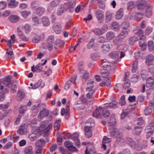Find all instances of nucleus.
Returning <instances> with one entry per match:
<instances>
[{
    "mask_svg": "<svg viewBox=\"0 0 154 154\" xmlns=\"http://www.w3.org/2000/svg\"><path fill=\"white\" fill-rule=\"evenodd\" d=\"M94 82L92 80H89L87 84L88 87L86 88V91L88 92L86 94V97L82 100L85 104H87L88 102H91L94 99V97H92L93 95L95 93V91L92 89L94 86Z\"/></svg>",
    "mask_w": 154,
    "mask_h": 154,
    "instance_id": "nucleus-1",
    "label": "nucleus"
},
{
    "mask_svg": "<svg viewBox=\"0 0 154 154\" xmlns=\"http://www.w3.org/2000/svg\"><path fill=\"white\" fill-rule=\"evenodd\" d=\"M110 133L112 137L116 138L117 140L119 142L120 140L122 137V134L118 129L114 128H111Z\"/></svg>",
    "mask_w": 154,
    "mask_h": 154,
    "instance_id": "nucleus-2",
    "label": "nucleus"
},
{
    "mask_svg": "<svg viewBox=\"0 0 154 154\" xmlns=\"http://www.w3.org/2000/svg\"><path fill=\"white\" fill-rule=\"evenodd\" d=\"M12 76H10V93H14L17 91V87L16 80H11Z\"/></svg>",
    "mask_w": 154,
    "mask_h": 154,
    "instance_id": "nucleus-3",
    "label": "nucleus"
},
{
    "mask_svg": "<svg viewBox=\"0 0 154 154\" xmlns=\"http://www.w3.org/2000/svg\"><path fill=\"white\" fill-rule=\"evenodd\" d=\"M1 82H3V85L4 86L6 87H9L10 85V76L8 75L5 77L3 80H0V90H2L3 88V85H1Z\"/></svg>",
    "mask_w": 154,
    "mask_h": 154,
    "instance_id": "nucleus-4",
    "label": "nucleus"
},
{
    "mask_svg": "<svg viewBox=\"0 0 154 154\" xmlns=\"http://www.w3.org/2000/svg\"><path fill=\"white\" fill-rule=\"evenodd\" d=\"M61 0H54L49 4L48 10V11H51L54 8L57 6L60 3Z\"/></svg>",
    "mask_w": 154,
    "mask_h": 154,
    "instance_id": "nucleus-5",
    "label": "nucleus"
},
{
    "mask_svg": "<svg viewBox=\"0 0 154 154\" xmlns=\"http://www.w3.org/2000/svg\"><path fill=\"white\" fill-rule=\"evenodd\" d=\"M117 49L118 51H117L120 54V58H122L124 57L125 55L124 52L126 50V48H125L124 46L123 45H120L117 47Z\"/></svg>",
    "mask_w": 154,
    "mask_h": 154,
    "instance_id": "nucleus-6",
    "label": "nucleus"
},
{
    "mask_svg": "<svg viewBox=\"0 0 154 154\" xmlns=\"http://www.w3.org/2000/svg\"><path fill=\"white\" fill-rule=\"evenodd\" d=\"M145 86L147 88H151L154 90V79L151 77H149L146 80Z\"/></svg>",
    "mask_w": 154,
    "mask_h": 154,
    "instance_id": "nucleus-7",
    "label": "nucleus"
},
{
    "mask_svg": "<svg viewBox=\"0 0 154 154\" xmlns=\"http://www.w3.org/2000/svg\"><path fill=\"white\" fill-rule=\"evenodd\" d=\"M64 145L69 151L74 152L76 149L75 146H73V143L69 141H66L64 143Z\"/></svg>",
    "mask_w": 154,
    "mask_h": 154,
    "instance_id": "nucleus-8",
    "label": "nucleus"
},
{
    "mask_svg": "<svg viewBox=\"0 0 154 154\" xmlns=\"http://www.w3.org/2000/svg\"><path fill=\"white\" fill-rule=\"evenodd\" d=\"M53 29L54 31L57 34H60L61 32V27L60 24L55 23L53 25Z\"/></svg>",
    "mask_w": 154,
    "mask_h": 154,
    "instance_id": "nucleus-9",
    "label": "nucleus"
},
{
    "mask_svg": "<svg viewBox=\"0 0 154 154\" xmlns=\"http://www.w3.org/2000/svg\"><path fill=\"white\" fill-rule=\"evenodd\" d=\"M111 141V138H107L106 136H104L102 142V148L105 150L106 149L107 144H109Z\"/></svg>",
    "mask_w": 154,
    "mask_h": 154,
    "instance_id": "nucleus-10",
    "label": "nucleus"
},
{
    "mask_svg": "<svg viewBox=\"0 0 154 154\" xmlns=\"http://www.w3.org/2000/svg\"><path fill=\"white\" fill-rule=\"evenodd\" d=\"M146 3L144 0H139L137 2V8L138 10H141L146 7Z\"/></svg>",
    "mask_w": 154,
    "mask_h": 154,
    "instance_id": "nucleus-11",
    "label": "nucleus"
},
{
    "mask_svg": "<svg viewBox=\"0 0 154 154\" xmlns=\"http://www.w3.org/2000/svg\"><path fill=\"white\" fill-rule=\"evenodd\" d=\"M108 125L109 126L115 125L116 124V119L115 115L112 114L111 115L110 119L107 121Z\"/></svg>",
    "mask_w": 154,
    "mask_h": 154,
    "instance_id": "nucleus-12",
    "label": "nucleus"
},
{
    "mask_svg": "<svg viewBox=\"0 0 154 154\" xmlns=\"http://www.w3.org/2000/svg\"><path fill=\"white\" fill-rule=\"evenodd\" d=\"M44 34H42L40 35H36L32 39L33 43H37L40 40H43L45 38Z\"/></svg>",
    "mask_w": 154,
    "mask_h": 154,
    "instance_id": "nucleus-13",
    "label": "nucleus"
},
{
    "mask_svg": "<svg viewBox=\"0 0 154 154\" xmlns=\"http://www.w3.org/2000/svg\"><path fill=\"white\" fill-rule=\"evenodd\" d=\"M92 127L85 126V134L86 137L89 138L92 135Z\"/></svg>",
    "mask_w": 154,
    "mask_h": 154,
    "instance_id": "nucleus-14",
    "label": "nucleus"
},
{
    "mask_svg": "<svg viewBox=\"0 0 154 154\" xmlns=\"http://www.w3.org/2000/svg\"><path fill=\"white\" fill-rule=\"evenodd\" d=\"M45 144V140L43 138H41L39 140H37L36 141L35 143V145L37 147H42Z\"/></svg>",
    "mask_w": 154,
    "mask_h": 154,
    "instance_id": "nucleus-15",
    "label": "nucleus"
},
{
    "mask_svg": "<svg viewBox=\"0 0 154 154\" xmlns=\"http://www.w3.org/2000/svg\"><path fill=\"white\" fill-rule=\"evenodd\" d=\"M45 85V83L42 82V80L39 79L36 83L34 84L32 88L33 89H35L39 87H41V88H43Z\"/></svg>",
    "mask_w": 154,
    "mask_h": 154,
    "instance_id": "nucleus-16",
    "label": "nucleus"
},
{
    "mask_svg": "<svg viewBox=\"0 0 154 154\" xmlns=\"http://www.w3.org/2000/svg\"><path fill=\"white\" fill-rule=\"evenodd\" d=\"M41 63H39L35 67V65H33L31 67V70L33 72H40L42 71Z\"/></svg>",
    "mask_w": 154,
    "mask_h": 154,
    "instance_id": "nucleus-17",
    "label": "nucleus"
},
{
    "mask_svg": "<svg viewBox=\"0 0 154 154\" xmlns=\"http://www.w3.org/2000/svg\"><path fill=\"white\" fill-rule=\"evenodd\" d=\"M130 24L128 21H124L121 24V28L122 29L129 31Z\"/></svg>",
    "mask_w": 154,
    "mask_h": 154,
    "instance_id": "nucleus-18",
    "label": "nucleus"
},
{
    "mask_svg": "<svg viewBox=\"0 0 154 154\" xmlns=\"http://www.w3.org/2000/svg\"><path fill=\"white\" fill-rule=\"evenodd\" d=\"M75 0H70L68 4L69 6V11L70 12H72L74 11L75 6Z\"/></svg>",
    "mask_w": 154,
    "mask_h": 154,
    "instance_id": "nucleus-19",
    "label": "nucleus"
},
{
    "mask_svg": "<svg viewBox=\"0 0 154 154\" xmlns=\"http://www.w3.org/2000/svg\"><path fill=\"white\" fill-rule=\"evenodd\" d=\"M123 16V9L122 8L119 9L116 12L115 18L117 20L121 19Z\"/></svg>",
    "mask_w": 154,
    "mask_h": 154,
    "instance_id": "nucleus-20",
    "label": "nucleus"
},
{
    "mask_svg": "<svg viewBox=\"0 0 154 154\" xmlns=\"http://www.w3.org/2000/svg\"><path fill=\"white\" fill-rule=\"evenodd\" d=\"M25 96V93L24 92L19 91L17 93V99L18 101H21Z\"/></svg>",
    "mask_w": 154,
    "mask_h": 154,
    "instance_id": "nucleus-21",
    "label": "nucleus"
},
{
    "mask_svg": "<svg viewBox=\"0 0 154 154\" xmlns=\"http://www.w3.org/2000/svg\"><path fill=\"white\" fill-rule=\"evenodd\" d=\"M26 125L24 124L20 125L17 131V133L20 135L24 134L25 132Z\"/></svg>",
    "mask_w": 154,
    "mask_h": 154,
    "instance_id": "nucleus-22",
    "label": "nucleus"
},
{
    "mask_svg": "<svg viewBox=\"0 0 154 154\" xmlns=\"http://www.w3.org/2000/svg\"><path fill=\"white\" fill-rule=\"evenodd\" d=\"M24 153L26 154H33L32 147L31 146H26L24 150Z\"/></svg>",
    "mask_w": 154,
    "mask_h": 154,
    "instance_id": "nucleus-23",
    "label": "nucleus"
},
{
    "mask_svg": "<svg viewBox=\"0 0 154 154\" xmlns=\"http://www.w3.org/2000/svg\"><path fill=\"white\" fill-rule=\"evenodd\" d=\"M49 113V111L47 109H45L40 112L38 117H39V116L40 117H45L48 115Z\"/></svg>",
    "mask_w": 154,
    "mask_h": 154,
    "instance_id": "nucleus-24",
    "label": "nucleus"
},
{
    "mask_svg": "<svg viewBox=\"0 0 154 154\" xmlns=\"http://www.w3.org/2000/svg\"><path fill=\"white\" fill-rule=\"evenodd\" d=\"M154 60V56L152 54L148 55L146 58V63L147 65L152 63Z\"/></svg>",
    "mask_w": 154,
    "mask_h": 154,
    "instance_id": "nucleus-25",
    "label": "nucleus"
},
{
    "mask_svg": "<svg viewBox=\"0 0 154 154\" xmlns=\"http://www.w3.org/2000/svg\"><path fill=\"white\" fill-rule=\"evenodd\" d=\"M152 14V8L151 6L147 7L145 12V15L146 17H150Z\"/></svg>",
    "mask_w": 154,
    "mask_h": 154,
    "instance_id": "nucleus-26",
    "label": "nucleus"
},
{
    "mask_svg": "<svg viewBox=\"0 0 154 154\" xmlns=\"http://www.w3.org/2000/svg\"><path fill=\"white\" fill-rule=\"evenodd\" d=\"M115 36V34L113 32L110 31L107 33L106 37L107 40H110L114 38Z\"/></svg>",
    "mask_w": 154,
    "mask_h": 154,
    "instance_id": "nucleus-27",
    "label": "nucleus"
},
{
    "mask_svg": "<svg viewBox=\"0 0 154 154\" xmlns=\"http://www.w3.org/2000/svg\"><path fill=\"white\" fill-rule=\"evenodd\" d=\"M102 66L103 68H107L110 65L109 62L106 59H103L101 61Z\"/></svg>",
    "mask_w": 154,
    "mask_h": 154,
    "instance_id": "nucleus-28",
    "label": "nucleus"
},
{
    "mask_svg": "<svg viewBox=\"0 0 154 154\" xmlns=\"http://www.w3.org/2000/svg\"><path fill=\"white\" fill-rule=\"evenodd\" d=\"M64 42L63 41L60 40V39H58L56 40L55 43L54 45V48L56 49H58L60 46L64 44Z\"/></svg>",
    "mask_w": 154,
    "mask_h": 154,
    "instance_id": "nucleus-29",
    "label": "nucleus"
},
{
    "mask_svg": "<svg viewBox=\"0 0 154 154\" xmlns=\"http://www.w3.org/2000/svg\"><path fill=\"white\" fill-rule=\"evenodd\" d=\"M45 12V8L42 7L40 6L38 7L36 10V13L39 16H41Z\"/></svg>",
    "mask_w": 154,
    "mask_h": 154,
    "instance_id": "nucleus-30",
    "label": "nucleus"
},
{
    "mask_svg": "<svg viewBox=\"0 0 154 154\" xmlns=\"http://www.w3.org/2000/svg\"><path fill=\"white\" fill-rule=\"evenodd\" d=\"M111 26L112 29L115 31H117L119 29V25L116 22H114L112 23Z\"/></svg>",
    "mask_w": 154,
    "mask_h": 154,
    "instance_id": "nucleus-31",
    "label": "nucleus"
},
{
    "mask_svg": "<svg viewBox=\"0 0 154 154\" xmlns=\"http://www.w3.org/2000/svg\"><path fill=\"white\" fill-rule=\"evenodd\" d=\"M42 22L45 26H48L50 24V22L48 18L46 17H44L42 18Z\"/></svg>",
    "mask_w": 154,
    "mask_h": 154,
    "instance_id": "nucleus-32",
    "label": "nucleus"
},
{
    "mask_svg": "<svg viewBox=\"0 0 154 154\" xmlns=\"http://www.w3.org/2000/svg\"><path fill=\"white\" fill-rule=\"evenodd\" d=\"M97 17L99 20H101L103 17V13L100 10H97L96 11Z\"/></svg>",
    "mask_w": 154,
    "mask_h": 154,
    "instance_id": "nucleus-33",
    "label": "nucleus"
},
{
    "mask_svg": "<svg viewBox=\"0 0 154 154\" xmlns=\"http://www.w3.org/2000/svg\"><path fill=\"white\" fill-rule=\"evenodd\" d=\"M109 55L112 58L116 59L119 57L120 54L118 51H114L110 53Z\"/></svg>",
    "mask_w": 154,
    "mask_h": 154,
    "instance_id": "nucleus-34",
    "label": "nucleus"
},
{
    "mask_svg": "<svg viewBox=\"0 0 154 154\" xmlns=\"http://www.w3.org/2000/svg\"><path fill=\"white\" fill-rule=\"evenodd\" d=\"M147 46L149 51H151L154 50V44L153 42L150 40L147 42Z\"/></svg>",
    "mask_w": 154,
    "mask_h": 154,
    "instance_id": "nucleus-35",
    "label": "nucleus"
},
{
    "mask_svg": "<svg viewBox=\"0 0 154 154\" xmlns=\"http://www.w3.org/2000/svg\"><path fill=\"white\" fill-rule=\"evenodd\" d=\"M20 18L16 15H11L10 16V21L13 23H15L19 21Z\"/></svg>",
    "mask_w": 154,
    "mask_h": 154,
    "instance_id": "nucleus-36",
    "label": "nucleus"
},
{
    "mask_svg": "<svg viewBox=\"0 0 154 154\" xmlns=\"http://www.w3.org/2000/svg\"><path fill=\"white\" fill-rule=\"evenodd\" d=\"M52 126V125L50 124L45 129L44 131V134L45 137L48 136L50 134L49 130L51 128Z\"/></svg>",
    "mask_w": 154,
    "mask_h": 154,
    "instance_id": "nucleus-37",
    "label": "nucleus"
},
{
    "mask_svg": "<svg viewBox=\"0 0 154 154\" xmlns=\"http://www.w3.org/2000/svg\"><path fill=\"white\" fill-rule=\"evenodd\" d=\"M32 21L33 24L35 26H38L40 23V21L37 17H33Z\"/></svg>",
    "mask_w": 154,
    "mask_h": 154,
    "instance_id": "nucleus-38",
    "label": "nucleus"
},
{
    "mask_svg": "<svg viewBox=\"0 0 154 154\" xmlns=\"http://www.w3.org/2000/svg\"><path fill=\"white\" fill-rule=\"evenodd\" d=\"M69 106L70 103L69 102L67 103L66 104V115L65 116V118L66 119H67L69 116Z\"/></svg>",
    "mask_w": 154,
    "mask_h": 154,
    "instance_id": "nucleus-39",
    "label": "nucleus"
},
{
    "mask_svg": "<svg viewBox=\"0 0 154 154\" xmlns=\"http://www.w3.org/2000/svg\"><path fill=\"white\" fill-rule=\"evenodd\" d=\"M103 51L106 52L109 51L110 48V46L108 43H106L103 45L102 47Z\"/></svg>",
    "mask_w": 154,
    "mask_h": 154,
    "instance_id": "nucleus-40",
    "label": "nucleus"
},
{
    "mask_svg": "<svg viewBox=\"0 0 154 154\" xmlns=\"http://www.w3.org/2000/svg\"><path fill=\"white\" fill-rule=\"evenodd\" d=\"M94 39L92 38L91 39L89 43L87 46V48L88 49L92 48L94 46Z\"/></svg>",
    "mask_w": 154,
    "mask_h": 154,
    "instance_id": "nucleus-41",
    "label": "nucleus"
},
{
    "mask_svg": "<svg viewBox=\"0 0 154 154\" xmlns=\"http://www.w3.org/2000/svg\"><path fill=\"white\" fill-rule=\"evenodd\" d=\"M24 31L26 33H29L31 30V25L29 24H26L24 26Z\"/></svg>",
    "mask_w": 154,
    "mask_h": 154,
    "instance_id": "nucleus-42",
    "label": "nucleus"
},
{
    "mask_svg": "<svg viewBox=\"0 0 154 154\" xmlns=\"http://www.w3.org/2000/svg\"><path fill=\"white\" fill-rule=\"evenodd\" d=\"M93 116L94 117L96 118H100L101 117L100 112L98 110V109H96L93 112Z\"/></svg>",
    "mask_w": 154,
    "mask_h": 154,
    "instance_id": "nucleus-43",
    "label": "nucleus"
},
{
    "mask_svg": "<svg viewBox=\"0 0 154 154\" xmlns=\"http://www.w3.org/2000/svg\"><path fill=\"white\" fill-rule=\"evenodd\" d=\"M54 42V36L51 35L49 36L47 40V43L53 44Z\"/></svg>",
    "mask_w": 154,
    "mask_h": 154,
    "instance_id": "nucleus-44",
    "label": "nucleus"
},
{
    "mask_svg": "<svg viewBox=\"0 0 154 154\" xmlns=\"http://www.w3.org/2000/svg\"><path fill=\"white\" fill-rule=\"evenodd\" d=\"M112 18V14L109 12H107L106 13V22H109L111 20Z\"/></svg>",
    "mask_w": 154,
    "mask_h": 154,
    "instance_id": "nucleus-45",
    "label": "nucleus"
},
{
    "mask_svg": "<svg viewBox=\"0 0 154 154\" xmlns=\"http://www.w3.org/2000/svg\"><path fill=\"white\" fill-rule=\"evenodd\" d=\"M145 38H146L144 36H142L140 38H139L140 40L139 42V45L140 46L143 47L145 45L144 41Z\"/></svg>",
    "mask_w": 154,
    "mask_h": 154,
    "instance_id": "nucleus-46",
    "label": "nucleus"
},
{
    "mask_svg": "<svg viewBox=\"0 0 154 154\" xmlns=\"http://www.w3.org/2000/svg\"><path fill=\"white\" fill-rule=\"evenodd\" d=\"M138 61H135L133 62L132 71V72L134 73L136 72L137 67Z\"/></svg>",
    "mask_w": 154,
    "mask_h": 154,
    "instance_id": "nucleus-47",
    "label": "nucleus"
},
{
    "mask_svg": "<svg viewBox=\"0 0 154 154\" xmlns=\"http://www.w3.org/2000/svg\"><path fill=\"white\" fill-rule=\"evenodd\" d=\"M83 71L82 79H85V81H86L88 79L89 73L84 70L83 71Z\"/></svg>",
    "mask_w": 154,
    "mask_h": 154,
    "instance_id": "nucleus-48",
    "label": "nucleus"
},
{
    "mask_svg": "<svg viewBox=\"0 0 154 154\" xmlns=\"http://www.w3.org/2000/svg\"><path fill=\"white\" fill-rule=\"evenodd\" d=\"M109 114V112L107 109H104L102 110V115L104 117H108Z\"/></svg>",
    "mask_w": 154,
    "mask_h": 154,
    "instance_id": "nucleus-49",
    "label": "nucleus"
},
{
    "mask_svg": "<svg viewBox=\"0 0 154 154\" xmlns=\"http://www.w3.org/2000/svg\"><path fill=\"white\" fill-rule=\"evenodd\" d=\"M26 106L21 105L19 108V112L20 113H23L26 110Z\"/></svg>",
    "mask_w": 154,
    "mask_h": 154,
    "instance_id": "nucleus-50",
    "label": "nucleus"
},
{
    "mask_svg": "<svg viewBox=\"0 0 154 154\" xmlns=\"http://www.w3.org/2000/svg\"><path fill=\"white\" fill-rule=\"evenodd\" d=\"M94 32L96 35L98 36L101 35L103 33L102 30L98 28L95 29L94 30Z\"/></svg>",
    "mask_w": 154,
    "mask_h": 154,
    "instance_id": "nucleus-51",
    "label": "nucleus"
},
{
    "mask_svg": "<svg viewBox=\"0 0 154 154\" xmlns=\"http://www.w3.org/2000/svg\"><path fill=\"white\" fill-rule=\"evenodd\" d=\"M125 96L123 95L120 99L119 103L122 106L124 105L125 104Z\"/></svg>",
    "mask_w": 154,
    "mask_h": 154,
    "instance_id": "nucleus-52",
    "label": "nucleus"
},
{
    "mask_svg": "<svg viewBox=\"0 0 154 154\" xmlns=\"http://www.w3.org/2000/svg\"><path fill=\"white\" fill-rule=\"evenodd\" d=\"M94 152L92 148H89V147H86L85 151V154H92Z\"/></svg>",
    "mask_w": 154,
    "mask_h": 154,
    "instance_id": "nucleus-53",
    "label": "nucleus"
},
{
    "mask_svg": "<svg viewBox=\"0 0 154 154\" xmlns=\"http://www.w3.org/2000/svg\"><path fill=\"white\" fill-rule=\"evenodd\" d=\"M138 38L136 36H133L131 37L129 39V41L131 45H133L134 43L137 41Z\"/></svg>",
    "mask_w": 154,
    "mask_h": 154,
    "instance_id": "nucleus-54",
    "label": "nucleus"
},
{
    "mask_svg": "<svg viewBox=\"0 0 154 154\" xmlns=\"http://www.w3.org/2000/svg\"><path fill=\"white\" fill-rule=\"evenodd\" d=\"M141 127L136 126L134 130V133L136 134H139L142 131Z\"/></svg>",
    "mask_w": 154,
    "mask_h": 154,
    "instance_id": "nucleus-55",
    "label": "nucleus"
},
{
    "mask_svg": "<svg viewBox=\"0 0 154 154\" xmlns=\"http://www.w3.org/2000/svg\"><path fill=\"white\" fill-rule=\"evenodd\" d=\"M31 14L30 11H23L21 12V14L22 16L24 18H26L28 16Z\"/></svg>",
    "mask_w": 154,
    "mask_h": 154,
    "instance_id": "nucleus-56",
    "label": "nucleus"
},
{
    "mask_svg": "<svg viewBox=\"0 0 154 154\" xmlns=\"http://www.w3.org/2000/svg\"><path fill=\"white\" fill-rule=\"evenodd\" d=\"M72 82L70 80H69L67 82H66L65 86H64V89L66 90H68L70 87L72 85Z\"/></svg>",
    "mask_w": 154,
    "mask_h": 154,
    "instance_id": "nucleus-57",
    "label": "nucleus"
},
{
    "mask_svg": "<svg viewBox=\"0 0 154 154\" xmlns=\"http://www.w3.org/2000/svg\"><path fill=\"white\" fill-rule=\"evenodd\" d=\"M152 112V109L150 107H147L144 111V114L146 115H149Z\"/></svg>",
    "mask_w": 154,
    "mask_h": 154,
    "instance_id": "nucleus-58",
    "label": "nucleus"
},
{
    "mask_svg": "<svg viewBox=\"0 0 154 154\" xmlns=\"http://www.w3.org/2000/svg\"><path fill=\"white\" fill-rule=\"evenodd\" d=\"M147 129L146 128L145 130V131L147 133L146 135V137L147 138H148L151 137L154 133V131L153 130H150L149 131H147Z\"/></svg>",
    "mask_w": 154,
    "mask_h": 154,
    "instance_id": "nucleus-59",
    "label": "nucleus"
},
{
    "mask_svg": "<svg viewBox=\"0 0 154 154\" xmlns=\"http://www.w3.org/2000/svg\"><path fill=\"white\" fill-rule=\"evenodd\" d=\"M43 148L42 147H36L35 150V154H42Z\"/></svg>",
    "mask_w": 154,
    "mask_h": 154,
    "instance_id": "nucleus-60",
    "label": "nucleus"
},
{
    "mask_svg": "<svg viewBox=\"0 0 154 154\" xmlns=\"http://www.w3.org/2000/svg\"><path fill=\"white\" fill-rule=\"evenodd\" d=\"M18 2H11L10 0V8H13L16 7L18 5Z\"/></svg>",
    "mask_w": 154,
    "mask_h": 154,
    "instance_id": "nucleus-61",
    "label": "nucleus"
},
{
    "mask_svg": "<svg viewBox=\"0 0 154 154\" xmlns=\"http://www.w3.org/2000/svg\"><path fill=\"white\" fill-rule=\"evenodd\" d=\"M122 39L119 38V36L116 37L114 40V43L115 45H118L121 42Z\"/></svg>",
    "mask_w": 154,
    "mask_h": 154,
    "instance_id": "nucleus-62",
    "label": "nucleus"
},
{
    "mask_svg": "<svg viewBox=\"0 0 154 154\" xmlns=\"http://www.w3.org/2000/svg\"><path fill=\"white\" fill-rule=\"evenodd\" d=\"M124 81H125V82L123 86V88L124 89H126L130 87V82L129 80H128Z\"/></svg>",
    "mask_w": 154,
    "mask_h": 154,
    "instance_id": "nucleus-63",
    "label": "nucleus"
},
{
    "mask_svg": "<svg viewBox=\"0 0 154 154\" xmlns=\"http://www.w3.org/2000/svg\"><path fill=\"white\" fill-rule=\"evenodd\" d=\"M28 138L31 141H33L36 140V136L35 135L33 134H30L28 136Z\"/></svg>",
    "mask_w": 154,
    "mask_h": 154,
    "instance_id": "nucleus-64",
    "label": "nucleus"
}]
</instances>
